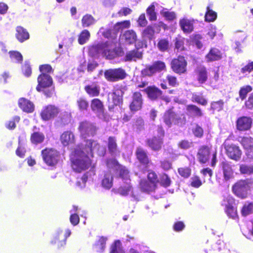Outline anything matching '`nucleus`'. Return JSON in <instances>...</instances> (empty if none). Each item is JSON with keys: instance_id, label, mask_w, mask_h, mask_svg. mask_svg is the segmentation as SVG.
Listing matches in <instances>:
<instances>
[{"instance_id": "4", "label": "nucleus", "mask_w": 253, "mask_h": 253, "mask_svg": "<svg viewBox=\"0 0 253 253\" xmlns=\"http://www.w3.org/2000/svg\"><path fill=\"white\" fill-rule=\"evenodd\" d=\"M252 188H253V178H248L237 181L233 186L232 190L238 197L245 198Z\"/></svg>"}, {"instance_id": "43", "label": "nucleus", "mask_w": 253, "mask_h": 253, "mask_svg": "<svg viewBox=\"0 0 253 253\" xmlns=\"http://www.w3.org/2000/svg\"><path fill=\"white\" fill-rule=\"evenodd\" d=\"M192 101L195 102L199 104L205 106L207 104L208 101L201 94L194 93L191 97Z\"/></svg>"}, {"instance_id": "39", "label": "nucleus", "mask_w": 253, "mask_h": 253, "mask_svg": "<svg viewBox=\"0 0 253 253\" xmlns=\"http://www.w3.org/2000/svg\"><path fill=\"white\" fill-rule=\"evenodd\" d=\"M158 4L155 2H153L146 9V13L150 21H156L157 19V14L155 11V7Z\"/></svg>"}, {"instance_id": "53", "label": "nucleus", "mask_w": 253, "mask_h": 253, "mask_svg": "<svg viewBox=\"0 0 253 253\" xmlns=\"http://www.w3.org/2000/svg\"><path fill=\"white\" fill-rule=\"evenodd\" d=\"M252 90L251 86L248 85L241 88L239 94L242 100H244L247 96V94Z\"/></svg>"}, {"instance_id": "41", "label": "nucleus", "mask_w": 253, "mask_h": 253, "mask_svg": "<svg viewBox=\"0 0 253 253\" xmlns=\"http://www.w3.org/2000/svg\"><path fill=\"white\" fill-rule=\"evenodd\" d=\"M155 33L154 28L152 26H147L142 33V37L143 41L152 39Z\"/></svg>"}, {"instance_id": "26", "label": "nucleus", "mask_w": 253, "mask_h": 253, "mask_svg": "<svg viewBox=\"0 0 253 253\" xmlns=\"http://www.w3.org/2000/svg\"><path fill=\"white\" fill-rule=\"evenodd\" d=\"M60 140L64 146H67L74 143V135L71 131H66L61 134Z\"/></svg>"}, {"instance_id": "11", "label": "nucleus", "mask_w": 253, "mask_h": 253, "mask_svg": "<svg viewBox=\"0 0 253 253\" xmlns=\"http://www.w3.org/2000/svg\"><path fill=\"white\" fill-rule=\"evenodd\" d=\"M79 128L81 136L84 138L93 136L95 134V127L91 123L88 122L81 123Z\"/></svg>"}, {"instance_id": "25", "label": "nucleus", "mask_w": 253, "mask_h": 253, "mask_svg": "<svg viewBox=\"0 0 253 253\" xmlns=\"http://www.w3.org/2000/svg\"><path fill=\"white\" fill-rule=\"evenodd\" d=\"M18 105L20 108L24 112L31 113L34 110V105L32 102L25 98H22L19 100Z\"/></svg>"}, {"instance_id": "58", "label": "nucleus", "mask_w": 253, "mask_h": 253, "mask_svg": "<svg viewBox=\"0 0 253 253\" xmlns=\"http://www.w3.org/2000/svg\"><path fill=\"white\" fill-rule=\"evenodd\" d=\"M169 46V42L166 39H162L158 43L157 46L160 50L164 51L167 50Z\"/></svg>"}, {"instance_id": "32", "label": "nucleus", "mask_w": 253, "mask_h": 253, "mask_svg": "<svg viewBox=\"0 0 253 253\" xmlns=\"http://www.w3.org/2000/svg\"><path fill=\"white\" fill-rule=\"evenodd\" d=\"M221 56L222 54L219 49L212 48L206 55V58L207 61L209 62L218 60L221 58Z\"/></svg>"}, {"instance_id": "47", "label": "nucleus", "mask_w": 253, "mask_h": 253, "mask_svg": "<svg viewBox=\"0 0 253 253\" xmlns=\"http://www.w3.org/2000/svg\"><path fill=\"white\" fill-rule=\"evenodd\" d=\"M78 210V207H76L75 206H73V209L71 210L70 213H71V216L70 218V220L71 223L73 225H77L79 222V217L78 215L76 213V212Z\"/></svg>"}, {"instance_id": "38", "label": "nucleus", "mask_w": 253, "mask_h": 253, "mask_svg": "<svg viewBox=\"0 0 253 253\" xmlns=\"http://www.w3.org/2000/svg\"><path fill=\"white\" fill-rule=\"evenodd\" d=\"M45 138L44 135L41 132H34L31 135V143L34 144L42 143Z\"/></svg>"}, {"instance_id": "19", "label": "nucleus", "mask_w": 253, "mask_h": 253, "mask_svg": "<svg viewBox=\"0 0 253 253\" xmlns=\"http://www.w3.org/2000/svg\"><path fill=\"white\" fill-rule=\"evenodd\" d=\"M197 80L200 84L205 83L208 79V72L207 69L204 66H199L195 70Z\"/></svg>"}, {"instance_id": "27", "label": "nucleus", "mask_w": 253, "mask_h": 253, "mask_svg": "<svg viewBox=\"0 0 253 253\" xmlns=\"http://www.w3.org/2000/svg\"><path fill=\"white\" fill-rule=\"evenodd\" d=\"M139 187L142 191L150 193L156 189V185L153 184V183L150 182V181L143 179L139 182Z\"/></svg>"}, {"instance_id": "59", "label": "nucleus", "mask_w": 253, "mask_h": 253, "mask_svg": "<svg viewBox=\"0 0 253 253\" xmlns=\"http://www.w3.org/2000/svg\"><path fill=\"white\" fill-rule=\"evenodd\" d=\"M130 25V21L128 20L124 21L117 23L115 26V29L117 30L123 29L124 28H127L129 27Z\"/></svg>"}, {"instance_id": "5", "label": "nucleus", "mask_w": 253, "mask_h": 253, "mask_svg": "<svg viewBox=\"0 0 253 253\" xmlns=\"http://www.w3.org/2000/svg\"><path fill=\"white\" fill-rule=\"evenodd\" d=\"M42 159L44 163L49 166H54L59 162L60 155L55 149L46 148L42 151Z\"/></svg>"}, {"instance_id": "13", "label": "nucleus", "mask_w": 253, "mask_h": 253, "mask_svg": "<svg viewBox=\"0 0 253 253\" xmlns=\"http://www.w3.org/2000/svg\"><path fill=\"white\" fill-rule=\"evenodd\" d=\"M121 39L125 40L126 43L128 44H132L136 42L135 45L137 48L142 47L144 44L143 42L139 41H137V35L136 33L132 30H129L126 31L122 36Z\"/></svg>"}, {"instance_id": "24", "label": "nucleus", "mask_w": 253, "mask_h": 253, "mask_svg": "<svg viewBox=\"0 0 253 253\" xmlns=\"http://www.w3.org/2000/svg\"><path fill=\"white\" fill-rule=\"evenodd\" d=\"M210 154V148L207 146H203L198 151L197 158L201 163L204 164L209 160Z\"/></svg>"}, {"instance_id": "52", "label": "nucleus", "mask_w": 253, "mask_h": 253, "mask_svg": "<svg viewBox=\"0 0 253 253\" xmlns=\"http://www.w3.org/2000/svg\"><path fill=\"white\" fill-rule=\"evenodd\" d=\"M10 57L13 62L21 63L23 60V57L21 54L18 51H10Z\"/></svg>"}, {"instance_id": "8", "label": "nucleus", "mask_w": 253, "mask_h": 253, "mask_svg": "<svg viewBox=\"0 0 253 253\" xmlns=\"http://www.w3.org/2000/svg\"><path fill=\"white\" fill-rule=\"evenodd\" d=\"M223 204L226 207L225 211L228 216L233 218H235L237 216V210L235 207V200L230 195L224 197Z\"/></svg>"}, {"instance_id": "44", "label": "nucleus", "mask_w": 253, "mask_h": 253, "mask_svg": "<svg viewBox=\"0 0 253 253\" xmlns=\"http://www.w3.org/2000/svg\"><path fill=\"white\" fill-rule=\"evenodd\" d=\"M95 19L89 14H86L82 19V26L84 27H89L95 23Z\"/></svg>"}, {"instance_id": "29", "label": "nucleus", "mask_w": 253, "mask_h": 253, "mask_svg": "<svg viewBox=\"0 0 253 253\" xmlns=\"http://www.w3.org/2000/svg\"><path fill=\"white\" fill-rule=\"evenodd\" d=\"M164 121L166 125L170 127L172 124L177 123L176 115L171 110L166 112L164 115Z\"/></svg>"}, {"instance_id": "21", "label": "nucleus", "mask_w": 253, "mask_h": 253, "mask_svg": "<svg viewBox=\"0 0 253 253\" xmlns=\"http://www.w3.org/2000/svg\"><path fill=\"white\" fill-rule=\"evenodd\" d=\"M142 104V95L139 92H135L132 97V101L130 105L131 111H136L141 108Z\"/></svg>"}, {"instance_id": "2", "label": "nucleus", "mask_w": 253, "mask_h": 253, "mask_svg": "<svg viewBox=\"0 0 253 253\" xmlns=\"http://www.w3.org/2000/svg\"><path fill=\"white\" fill-rule=\"evenodd\" d=\"M107 166L109 168H114L115 170H119L120 178L123 182V184L116 190V192L123 196L130 195L134 199L138 200L137 197L133 193L129 179V172L126 168L120 165L114 158L107 162Z\"/></svg>"}, {"instance_id": "40", "label": "nucleus", "mask_w": 253, "mask_h": 253, "mask_svg": "<svg viewBox=\"0 0 253 253\" xmlns=\"http://www.w3.org/2000/svg\"><path fill=\"white\" fill-rule=\"evenodd\" d=\"M160 13L167 20L172 21L176 18L175 13L174 12L169 11L167 8L162 7Z\"/></svg>"}, {"instance_id": "62", "label": "nucleus", "mask_w": 253, "mask_h": 253, "mask_svg": "<svg viewBox=\"0 0 253 253\" xmlns=\"http://www.w3.org/2000/svg\"><path fill=\"white\" fill-rule=\"evenodd\" d=\"M77 104L80 110H86L88 106L87 101L82 98H80L77 100Z\"/></svg>"}, {"instance_id": "3", "label": "nucleus", "mask_w": 253, "mask_h": 253, "mask_svg": "<svg viewBox=\"0 0 253 253\" xmlns=\"http://www.w3.org/2000/svg\"><path fill=\"white\" fill-rule=\"evenodd\" d=\"M90 52L101 53L109 59H113L118 55V52L115 49L114 45L108 42L93 45L90 49Z\"/></svg>"}, {"instance_id": "10", "label": "nucleus", "mask_w": 253, "mask_h": 253, "mask_svg": "<svg viewBox=\"0 0 253 253\" xmlns=\"http://www.w3.org/2000/svg\"><path fill=\"white\" fill-rule=\"evenodd\" d=\"M157 131L158 137L154 136L148 140V145L154 150H158L161 148L162 137L164 135V130L162 127H158Z\"/></svg>"}, {"instance_id": "6", "label": "nucleus", "mask_w": 253, "mask_h": 253, "mask_svg": "<svg viewBox=\"0 0 253 253\" xmlns=\"http://www.w3.org/2000/svg\"><path fill=\"white\" fill-rule=\"evenodd\" d=\"M127 76L125 70L121 68L110 69L105 71L104 76L110 82H117L126 78Z\"/></svg>"}, {"instance_id": "15", "label": "nucleus", "mask_w": 253, "mask_h": 253, "mask_svg": "<svg viewBox=\"0 0 253 253\" xmlns=\"http://www.w3.org/2000/svg\"><path fill=\"white\" fill-rule=\"evenodd\" d=\"M111 159H110L111 160ZM110 160V159L108 160L107 162ZM107 165V163L106 164ZM107 166H108L107 165ZM108 168L110 169L109 170L105 172L104 173V176L102 180V186L103 188L106 189H110L113 186V178L112 174L111 171H117L119 173V170H116L114 169L109 168L107 167Z\"/></svg>"}, {"instance_id": "63", "label": "nucleus", "mask_w": 253, "mask_h": 253, "mask_svg": "<svg viewBox=\"0 0 253 253\" xmlns=\"http://www.w3.org/2000/svg\"><path fill=\"white\" fill-rule=\"evenodd\" d=\"M160 180L161 184L164 187H168L170 184V179L166 174H164L161 175Z\"/></svg>"}, {"instance_id": "46", "label": "nucleus", "mask_w": 253, "mask_h": 253, "mask_svg": "<svg viewBox=\"0 0 253 253\" xmlns=\"http://www.w3.org/2000/svg\"><path fill=\"white\" fill-rule=\"evenodd\" d=\"M217 18L215 12L211 9L209 6L207 7V11L205 16V21L207 22H213Z\"/></svg>"}, {"instance_id": "61", "label": "nucleus", "mask_w": 253, "mask_h": 253, "mask_svg": "<svg viewBox=\"0 0 253 253\" xmlns=\"http://www.w3.org/2000/svg\"><path fill=\"white\" fill-rule=\"evenodd\" d=\"M137 23L139 27H144L147 25L148 21L144 13H142L139 16L137 20Z\"/></svg>"}, {"instance_id": "37", "label": "nucleus", "mask_w": 253, "mask_h": 253, "mask_svg": "<svg viewBox=\"0 0 253 253\" xmlns=\"http://www.w3.org/2000/svg\"><path fill=\"white\" fill-rule=\"evenodd\" d=\"M186 110L190 115L193 117H201L203 115L202 110L194 105H189L186 107Z\"/></svg>"}, {"instance_id": "60", "label": "nucleus", "mask_w": 253, "mask_h": 253, "mask_svg": "<svg viewBox=\"0 0 253 253\" xmlns=\"http://www.w3.org/2000/svg\"><path fill=\"white\" fill-rule=\"evenodd\" d=\"M194 135L199 138H201L203 135V129L201 126L197 125L192 129Z\"/></svg>"}, {"instance_id": "50", "label": "nucleus", "mask_w": 253, "mask_h": 253, "mask_svg": "<svg viewBox=\"0 0 253 253\" xmlns=\"http://www.w3.org/2000/svg\"><path fill=\"white\" fill-rule=\"evenodd\" d=\"M152 66L155 72H160L166 69V65L164 62L161 61H157L154 62Z\"/></svg>"}, {"instance_id": "20", "label": "nucleus", "mask_w": 253, "mask_h": 253, "mask_svg": "<svg viewBox=\"0 0 253 253\" xmlns=\"http://www.w3.org/2000/svg\"><path fill=\"white\" fill-rule=\"evenodd\" d=\"M70 234L71 231L69 229H67L66 231L65 235L64 236H62V231H59L57 233L54 240L52 241L51 243L52 244H57L58 248H60L66 244V239L67 238V237L69 236Z\"/></svg>"}, {"instance_id": "57", "label": "nucleus", "mask_w": 253, "mask_h": 253, "mask_svg": "<svg viewBox=\"0 0 253 253\" xmlns=\"http://www.w3.org/2000/svg\"><path fill=\"white\" fill-rule=\"evenodd\" d=\"M224 102L220 100L217 101L213 102L211 103V109L215 111H220L223 109Z\"/></svg>"}, {"instance_id": "22", "label": "nucleus", "mask_w": 253, "mask_h": 253, "mask_svg": "<svg viewBox=\"0 0 253 253\" xmlns=\"http://www.w3.org/2000/svg\"><path fill=\"white\" fill-rule=\"evenodd\" d=\"M136 154L137 159L143 165L146 166V170H148V169L150 168L151 163L149 162V159L146 155V152L141 148H137Z\"/></svg>"}, {"instance_id": "48", "label": "nucleus", "mask_w": 253, "mask_h": 253, "mask_svg": "<svg viewBox=\"0 0 253 253\" xmlns=\"http://www.w3.org/2000/svg\"><path fill=\"white\" fill-rule=\"evenodd\" d=\"M110 253H125L121 247V243L119 240L115 241L111 246Z\"/></svg>"}, {"instance_id": "45", "label": "nucleus", "mask_w": 253, "mask_h": 253, "mask_svg": "<svg viewBox=\"0 0 253 253\" xmlns=\"http://www.w3.org/2000/svg\"><path fill=\"white\" fill-rule=\"evenodd\" d=\"M90 36V33L88 30H83L79 36L78 42L79 44L83 45L85 43L89 40Z\"/></svg>"}, {"instance_id": "18", "label": "nucleus", "mask_w": 253, "mask_h": 253, "mask_svg": "<svg viewBox=\"0 0 253 253\" xmlns=\"http://www.w3.org/2000/svg\"><path fill=\"white\" fill-rule=\"evenodd\" d=\"M91 107L92 111L96 114L98 117L104 119V108L101 101L98 99H94L91 101Z\"/></svg>"}, {"instance_id": "33", "label": "nucleus", "mask_w": 253, "mask_h": 253, "mask_svg": "<svg viewBox=\"0 0 253 253\" xmlns=\"http://www.w3.org/2000/svg\"><path fill=\"white\" fill-rule=\"evenodd\" d=\"M108 145L109 152L112 156L116 157L120 155V151L117 148L116 140L115 137H109Z\"/></svg>"}, {"instance_id": "51", "label": "nucleus", "mask_w": 253, "mask_h": 253, "mask_svg": "<svg viewBox=\"0 0 253 253\" xmlns=\"http://www.w3.org/2000/svg\"><path fill=\"white\" fill-rule=\"evenodd\" d=\"M242 214L244 216L248 215L253 212V204L251 203H246L242 208Z\"/></svg>"}, {"instance_id": "23", "label": "nucleus", "mask_w": 253, "mask_h": 253, "mask_svg": "<svg viewBox=\"0 0 253 253\" xmlns=\"http://www.w3.org/2000/svg\"><path fill=\"white\" fill-rule=\"evenodd\" d=\"M123 94V92L121 89H114L112 93L109 94V100H111L115 105H119L122 102Z\"/></svg>"}, {"instance_id": "31", "label": "nucleus", "mask_w": 253, "mask_h": 253, "mask_svg": "<svg viewBox=\"0 0 253 253\" xmlns=\"http://www.w3.org/2000/svg\"><path fill=\"white\" fill-rule=\"evenodd\" d=\"M142 57V53L141 51L138 50V49H134L133 50L129 51L126 52L125 56V61H136L137 59H140Z\"/></svg>"}, {"instance_id": "54", "label": "nucleus", "mask_w": 253, "mask_h": 253, "mask_svg": "<svg viewBox=\"0 0 253 253\" xmlns=\"http://www.w3.org/2000/svg\"><path fill=\"white\" fill-rule=\"evenodd\" d=\"M185 39L181 36H178L175 39V48L179 51L184 49V43Z\"/></svg>"}, {"instance_id": "16", "label": "nucleus", "mask_w": 253, "mask_h": 253, "mask_svg": "<svg viewBox=\"0 0 253 253\" xmlns=\"http://www.w3.org/2000/svg\"><path fill=\"white\" fill-rule=\"evenodd\" d=\"M241 143L246 150V155L250 159H253V138L244 137L241 139Z\"/></svg>"}, {"instance_id": "14", "label": "nucleus", "mask_w": 253, "mask_h": 253, "mask_svg": "<svg viewBox=\"0 0 253 253\" xmlns=\"http://www.w3.org/2000/svg\"><path fill=\"white\" fill-rule=\"evenodd\" d=\"M58 109L53 105H48L43 108L41 115L44 121H48L54 118L58 113Z\"/></svg>"}, {"instance_id": "49", "label": "nucleus", "mask_w": 253, "mask_h": 253, "mask_svg": "<svg viewBox=\"0 0 253 253\" xmlns=\"http://www.w3.org/2000/svg\"><path fill=\"white\" fill-rule=\"evenodd\" d=\"M240 171L243 174L250 175L253 174V166L241 165L240 166Z\"/></svg>"}, {"instance_id": "30", "label": "nucleus", "mask_w": 253, "mask_h": 253, "mask_svg": "<svg viewBox=\"0 0 253 253\" xmlns=\"http://www.w3.org/2000/svg\"><path fill=\"white\" fill-rule=\"evenodd\" d=\"M84 89L89 96L92 97L97 96L100 93V86L97 83L86 85Z\"/></svg>"}, {"instance_id": "56", "label": "nucleus", "mask_w": 253, "mask_h": 253, "mask_svg": "<svg viewBox=\"0 0 253 253\" xmlns=\"http://www.w3.org/2000/svg\"><path fill=\"white\" fill-rule=\"evenodd\" d=\"M141 75L143 77L152 76L155 74V72L152 65L148 66L141 71Z\"/></svg>"}, {"instance_id": "9", "label": "nucleus", "mask_w": 253, "mask_h": 253, "mask_svg": "<svg viewBox=\"0 0 253 253\" xmlns=\"http://www.w3.org/2000/svg\"><path fill=\"white\" fill-rule=\"evenodd\" d=\"M224 145L227 155L230 159L236 161L240 160L242 153L238 146L233 144H227L226 142H225Z\"/></svg>"}, {"instance_id": "35", "label": "nucleus", "mask_w": 253, "mask_h": 253, "mask_svg": "<svg viewBox=\"0 0 253 253\" xmlns=\"http://www.w3.org/2000/svg\"><path fill=\"white\" fill-rule=\"evenodd\" d=\"M148 96L151 99H155L160 96L162 91L155 86H149L145 89Z\"/></svg>"}, {"instance_id": "12", "label": "nucleus", "mask_w": 253, "mask_h": 253, "mask_svg": "<svg viewBox=\"0 0 253 253\" xmlns=\"http://www.w3.org/2000/svg\"><path fill=\"white\" fill-rule=\"evenodd\" d=\"M171 64L173 71L176 73L182 74L186 71L187 62L183 56L173 59Z\"/></svg>"}, {"instance_id": "42", "label": "nucleus", "mask_w": 253, "mask_h": 253, "mask_svg": "<svg viewBox=\"0 0 253 253\" xmlns=\"http://www.w3.org/2000/svg\"><path fill=\"white\" fill-rule=\"evenodd\" d=\"M107 240V239L106 237H100L99 240L95 244L94 247V249L97 252H103L105 249Z\"/></svg>"}, {"instance_id": "64", "label": "nucleus", "mask_w": 253, "mask_h": 253, "mask_svg": "<svg viewBox=\"0 0 253 253\" xmlns=\"http://www.w3.org/2000/svg\"><path fill=\"white\" fill-rule=\"evenodd\" d=\"M179 174L185 178L188 177L191 173V169L188 168H181L178 169Z\"/></svg>"}, {"instance_id": "28", "label": "nucleus", "mask_w": 253, "mask_h": 253, "mask_svg": "<svg viewBox=\"0 0 253 253\" xmlns=\"http://www.w3.org/2000/svg\"><path fill=\"white\" fill-rule=\"evenodd\" d=\"M180 26L185 33H190L193 30V22L187 18L181 19L179 21Z\"/></svg>"}, {"instance_id": "7", "label": "nucleus", "mask_w": 253, "mask_h": 253, "mask_svg": "<svg viewBox=\"0 0 253 253\" xmlns=\"http://www.w3.org/2000/svg\"><path fill=\"white\" fill-rule=\"evenodd\" d=\"M38 85L36 87L37 91H43L47 97H49L52 94L51 91L44 90V88L50 86L52 83V80L51 77L47 74H41L38 78Z\"/></svg>"}, {"instance_id": "17", "label": "nucleus", "mask_w": 253, "mask_h": 253, "mask_svg": "<svg viewBox=\"0 0 253 253\" xmlns=\"http://www.w3.org/2000/svg\"><path fill=\"white\" fill-rule=\"evenodd\" d=\"M252 119L248 117H242L239 118L236 122L237 128L241 131H245L249 129L252 126Z\"/></svg>"}, {"instance_id": "55", "label": "nucleus", "mask_w": 253, "mask_h": 253, "mask_svg": "<svg viewBox=\"0 0 253 253\" xmlns=\"http://www.w3.org/2000/svg\"><path fill=\"white\" fill-rule=\"evenodd\" d=\"M19 121L20 117L18 116H15L11 120L6 123L5 126L8 129H14L16 126V123H18Z\"/></svg>"}, {"instance_id": "36", "label": "nucleus", "mask_w": 253, "mask_h": 253, "mask_svg": "<svg viewBox=\"0 0 253 253\" xmlns=\"http://www.w3.org/2000/svg\"><path fill=\"white\" fill-rule=\"evenodd\" d=\"M16 32V37L17 40L21 42L29 38V34L28 32L21 26L17 27Z\"/></svg>"}, {"instance_id": "34", "label": "nucleus", "mask_w": 253, "mask_h": 253, "mask_svg": "<svg viewBox=\"0 0 253 253\" xmlns=\"http://www.w3.org/2000/svg\"><path fill=\"white\" fill-rule=\"evenodd\" d=\"M223 173L224 179L228 180L233 177V171L230 165L227 162H223L221 163Z\"/></svg>"}, {"instance_id": "1", "label": "nucleus", "mask_w": 253, "mask_h": 253, "mask_svg": "<svg viewBox=\"0 0 253 253\" xmlns=\"http://www.w3.org/2000/svg\"><path fill=\"white\" fill-rule=\"evenodd\" d=\"M84 142L85 147L81 148L78 146L73 152L71 158L72 167L74 171L80 172L90 168L89 171L82 176V183L80 181H78V184L81 187H84L87 180L95 174L94 165L90 157H92L94 153L100 156H104L106 153L105 148L100 146L96 141L87 139L84 140Z\"/></svg>"}]
</instances>
